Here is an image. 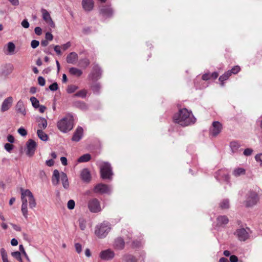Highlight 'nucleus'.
<instances>
[{"mask_svg": "<svg viewBox=\"0 0 262 262\" xmlns=\"http://www.w3.org/2000/svg\"><path fill=\"white\" fill-rule=\"evenodd\" d=\"M83 129L82 127L78 126L74 133L72 140L75 142L79 141L82 137Z\"/></svg>", "mask_w": 262, "mask_h": 262, "instance_id": "obj_18", "label": "nucleus"}, {"mask_svg": "<svg viewBox=\"0 0 262 262\" xmlns=\"http://www.w3.org/2000/svg\"><path fill=\"white\" fill-rule=\"evenodd\" d=\"M230 261L231 262H238L239 260L238 259V258L235 255H231L230 257Z\"/></svg>", "mask_w": 262, "mask_h": 262, "instance_id": "obj_63", "label": "nucleus"}, {"mask_svg": "<svg viewBox=\"0 0 262 262\" xmlns=\"http://www.w3.org/2000/svg\"><path fill=\"white\" fill-rule=\"evenodd\" d=\"M46 164L47 166L51 167L54 165V161L53 159H50L46 161Z\"/></svg>", "mask_w": 262, "mask_h": 262, "instance_id": "obj_62", "label": "nucleus"}, {"mask_svg": "<svg viewBox=\"0 0 262 262\" xmlns=\"http://www.w3.org/2000/svg\"><path fill=\"white\" fill-rule=\"evenodd\" d=\"M202 79L204 80H207L210 78V74L209 73H206L203 75Z\"/></svg>", "mask_w": 262, "mask_h": 262, "instance_id": "obj_64", "label": "nucleus"}, {"mask_svg": "<svg viewBox=\"0 0 262 262\" xmlns=\"http://www.w3.org/2000/svg\"><path fill=\"white\" fill-rule=\"evenodd\" d=\"M258 201V195L256 192L251 191L249 192L246 200V206L248 207L253 206L255 205Z\"/></svg>", "mask_w": 262, "mask_h": 262, "instance_id": "obj_10", "label": "nucleus"}, {"mask_svg": "<svg viewBox=\"0 0 262 262\" xmlns=\"http://www.w3.org/2000/svg\"><path fill=\"white\" fill-rule=\"evenodd\" d=\"M81 179L85 182H89L91 180L90 171L86 168L83 169L80 173Z\"/></svg>", "mask_w": 262, "mask_h": 262, "instance_id": "obj_26", "label": "nucleus"}, {"mask_svg": "<svg viewBox=\"0 0 262 262\" xmlns=\"http://www.w3.org/2000/svg\"><path fill=\"white\" fill-rule=\"evenodd\" d=\"M78 223L80 228L82 230H84L86 228V221L82 218H80L78 220Z\"/></svg>", "mask_w": 262, "mask_h": 262, "instance_id": "obj_40", "label": "nucleus"}, {"mask_svg": "<svg viewBox=\"0 0 262 262\" xmlns=\"http://www.w3.org/2000/svg\"><path fill=\"white\" fill-rule=\"evenodd\" d=\"M94 191L101 194H110L112 191V188L106 184L100 183L95 187Z\"/></svg>", "mask_w": 262, "mask_h": 262, "instance_id": "obj_11", "label": "nucleus"}, {"mask_svg": "<svg viewBox=\"0 0 262 262\" xmlns=\"http://www.w3.org/2000/svg\"><path fill=\"white\" fill-rule=\"evenodd\" d=\"M230 147L231 149L232 152L234 153L238 151V149L241 147V144L237 141H232L230 144Z\"/></svg>", "mask_w": 262, "mask_h": 262, "instance_id": "obj_32", "label": "nucleus"}, {"mask_svg": "<svg viewBox=\"0 0 262 262\" xmlns=\"http://www.w3.org/2000/svg\"><path fill=\"white\" fill-rule=\"evenodd\" d=\"M173 121L182 126L191 125L195 122L196 119L191 111L182 108L175 114L173 117Z\"/></svg>", "mask_w": 262, "mask_h": 262, "instance_id": "obj_1", "label": "nucleus"}, {"mask_svg": "<svg viewBox=\"0 0 262 262\" xmlns=\"http://www.w3.org/2000/svg\"><path fill=\"white\" fill-rule=\"evenodd\" d=\"M27 189H21V200L22 201L21 210L23 216L25 218L28 217V199L27 195Z\"/></svg>", "mask_w": 262, "mask_h": 262, "instance_id": "obj_7", "label": "nucleus"}, {"mask_svg": "<svg viewBox=\"0 0 262 262\" xmlns=\"http://www.w3.org/2000/svg\"><path fill=\"white\" fill-rule=\"evenodd\" d=\"M13 101V98L11 96L5 99L3 102L1 106V112H4L9 110L12 104Z\"/></svg>", "mask_w": 262, "mask_h": 262, "instance_id": "obj_17", "label": "nucleus"}, {"mask_svg": "<svg viewBox=\"0 0 262 262\" xmlns=\"http://www.w3.org/2000/svg\"><path fill=\"white\" fill-rule=\"evenodd\" d=\"M57 126L58 129L63 133L71 130L74 127V118L72 114H67L64 117L57 122Z\"/></svg>", "mask_w": 262, "mask_h": 262, "instance_id": "obj_2", "label": "nucleus"}, {"mask_svg": "<svg viewBox=\"0 0 262 262\" xmlns=\"http://www.w3.org/2000/svg\"><path fill=\"white\" fill-rule=\"evenodd\" d=\"M111 229L110 224L106 222H103L97 225L95 228V234L100 238L105 237Z\"/></svg>", "mask_w": 262, "mask_h": 262, "instance_id": "obj_4", "label": "nucleus"}, {"mask_svg": "<svg viewBox=\"0 0 262 262\" xmlns=\"http://www.w3.org/2000/svg\"><path fill=\"white\" fill-rule=\"evenodd\" d=\"M41 12L42 13V19L48 24V25L51 28L55 27V24L52 19L50 13L45 9L42 8L41 9Z\"/></svg>", "mask_w": 262, "mask_h": 262, "instance_id": "obj_13", "label": "nucleus"}, {"mask_svg": "<svg viewBox=\"0 0 262 262\" xmlns=\"http://www.w3.org/2000/svg\"><path fill=\"white\" fill-rule=\"evenodd\" d=\"M58 89V85L57 82H54L49 86V89L52 91H55Z\"/></svg>", "mask_w": 262, "mask_h": 262, "instance_id": "obj_47", "label": "nucleus"}, {"mask_svg": "<svg viewBox=\"0 0 262 262\" xmlns=\"http://www.w3.org/2000/svg\"><path fill=\"white\" fill-rule=\"evenodd\" d=\"M30 100L31 102L32 106L35 108H38L39 106V102L35 97H31Z\"/></svg>", "mask_w": 262, "mask_h": 262, "instance_id": "obj_39", "label": "nucleus"}, {"mask_svg": "<svg viewBox=\"0 0 262 262\" xmlns=\"http://www.w3.org/2000/svg\"><path fill=\"white\" fill-rule=\"evenodd\" d=\"M222 128V125L220 122L219 121L213 122L210 128V135L213 137H215L221 133Z\"/></svg>", "mask_w": 262, "mask_h": 262, "instance_id": "obj_8", "label": "nucleus"}, {"mask_svg": "<svg viewBox=\"0 0 262 262\" xmlns=\"http://www.w3.org/2000/svg\"><path fill=\"white\" fill-rule=\"evenodd\" d=\"M37 134L38 138L42 141H47L48 140L49 137L48 135L43 132L42 129H38Z\"/></svg>", "mask_w": 262, "mask_h": 262, "instance_id": "obj_31", "label": "nucleus"}, {"mask_svg": "<svg viewBox=\"0 0 262 262\" xmlns=\"http://www.w3.org/2000/svg\"><path fill=\"white\" fill-rule=\"evenodd\" d=\"M75 248L76 249V252L78 253H80L82 251V247L81 245L79 243H76L75 244Z\"/></svg>", "mask_w": 262, "mask_h": 262, "instance_id": "obj_55", "label": "nucleus"}, {"mask_svg": "<svg viewBox=\"0 0 262 262\" xmlns=\"http://www.w3.org/2000/svg\"><path fill=\"white\" fill-rule=\"evenodd\" d=\"M8 54L13 55L15 49V46L12 42H9L7 43Z\"/></svg>", "mask_w": 262, "mask_h": 262, "instance_id": "obj_33", "label": "nucleus"}, {"mask_svg": "<svg viewBox=\"0 0 262 262\" xmlns=\"http://www.w3.org/2000/svg\"><path fill=\"white\" fill-rule=\"evenodd\" d=\"M78 54L76 52H72L67 55L66 60L68 63L74 64L78 60Z\"/></svg>", "mask_w": 262, "mask_h": 262, "instance_id": "obj_19", "label": "nucleus"}, {"mask_svg": "<svg viewBox=\"0 0 262 262\" xmlns=\"http://www.w3.org/2000/svg\"><path fill=\"white\" fill-rule=\"evenodd\" d=\"M91 159V156L89 154H84L80 156L78 159V162L79 163L86 162L89 161Z\"/></svg>", "mask_w": 262, "mask_h": 262, "instance_id": "obj_34", "label": "nucleus"}, {"mask_svg": "<svg viewBox=\"0 0 262 262\" xmlns=\"http://www.w3.org/2000/svg\"><path fill=\"white\" fill-rule=\"evenodd\" d=\"M34 32L37 35H40L42 33V29L39 27H36L35 28Z\"/></svg>", "mask_w": 262, "mask_h": 262, "instance_id": "obj_57", "label": "nucleus"}, {"mask_svg": "<svg viewBox=\"0 0 262 262\" xmlns=\"http://www.w3.org/2000/svg\"><path fill=\"white\" fill-rule=\"evenodd\" d=\"M26 154L29 156H33L36 147V142L32 139H29L26 143Z\"/></svg>", "mask_w": 262, "mask_h": 262, "instance_id": "obj_14", "label": "nucleus"}, {"mask_svg": "<svg viewBox=\"0 0 262 262\" xmlns=\"http://www.w3.org/2000/svg\"><path fill=\"white\" fill-rule=\"evenodd\" d=\"M60 179L61 181L63 188L66 189H68L69 187V184L67 174L63 172L59 173L58 170H54L52 179L53 184L55 186L59 184Z\"/></svg>", "mask_w": 262, "mask_h": 262, "instance_id": "obj_3", "label": "nucleus"}, {"mask_svg": "<svg viewBox=\"0 0 262 262\" xmlns=\"http://www.w3.org/2000/svg\"><path fill=\"white\" fill-rule=\"evenodd\" d=\"M11 255L13 257H14L16 259H20L21 257V254L20 252L19 251H15L12 252Z\"/></svg>", "mask_w": 262, "mask_h": 262, "instance_id": "obj_50", "label": "nucleus"}, {"mask_svg": "<svg viewBox=\"0 0 262 262\" xmlns=\"http://www.w3.org/2000/svg\"><path fill=\"white\" fill-rule=\"evenodd\" d=\"M69 72L71 75L77 77L80 76L82 74V72L81 70L74 67L70 68L69 70Z\"/></svg>", "mask_w": 262, "mask_h": 262, "instance_id": "obj_29", "label": "nucleus"}, {"mask_svg": "<svg viewBox=\"0 0 262 262\" xmlns=\"http://www.w3.org/2000/svg\"><path fill=\"white\" fill-rule=\"evenodd\" d=\"M101 74V69L98 66H95L94 67L93 72L90 75V76L93 80H97L100 77Z\"/></svg>", "mask_w": 262, "mask_h": 262, "instance_id": "obj_20", "label": "nucleus"}, {"mask_svg": "<svg viewBox=\"0 0 262 262\" xmlns=\"http://www.w3.org/2000/svg\"><path fill=\"white\" fill-rule=\"evenodd\" d=\"M71 45V42L70 41H68L66 43L63 44L61 48H62V49L63 50L65 51V50H67L69 48H70Z\"/></svg>", "mask_w": 262, "mask_h": 262, "instance_id": "obj_60", "label": "nucleus"}, {"mask_svg": "<svg viewBox=\"0 0 262 262\" xmlns=\"http://www.w3.org/2000/svg\"><path fill=\"white\" fill-rule=\"evenodd\" d=\"M27 195L28 199L29 205L30 208H33L36 206V203L32 193L29 189H27Z\"/></svg>", "mask_w": 262, "mask_h": 262, "instance_id": "obj_22", "label": "nucleus"}, {"mask_svg": "<svg viewBox=\"0 0 262 262\" xmlns=\"http://www.w3.org/2000/svg\"><path fill=\"white\" fill-rule=\"evenodd\" d=\"M13 148V145L10 143H6L5 145V149L8 152H11Z\"/></svg>", "mask_w": 262, "mask_h": 262, "instance_id": "obj_51", "label": "nucleus"}, {"mask_svg": "<svg viewBox=\"0 0 262 262\" xmlns=\"http://www.w3.org/2000/svg\"><path fill=\"white\" fill-rule=\"evenodd\" d=\"M241 70V68L239 66H236L233 67L231 70H229L228 71L230 72V74L232 75L237 74Z\"/></svg>", "mask_w": 262, "mask_h": 262, "instance_id": "obj_43", "label": "nucleus"}, {"mask_svg": "<svg viewBox=\"0 0 262 262\" xmlns=\"http://www.w3.org/2000/svg\"><path fill=\"white\" fill-rule=\"evenodd\" d=\"M73 105L74 107L78 108L82 111H85L88 108L87 104L85 102L81 101H74L73 103Z\"/></svg>", "mask_w": 262, "mask_h": 262, "instance_id": "obj_27", "label": "nucleus"}, {"mask_svg": "<svg viewBox=\"0 0 262 262\" xmlns=\"http://www.w3.org/2000/svg\"><path fill=\"white\" fill-rule=\"evenodd\" d=\"M78 89V87L75 85H70L68 86L67 91L68 93L71 94L74 93Z\"/></svg>", "mask_w": 262, "mask_h": 262, "instance_id": "obj_41", "label": "nucleus"}, {"mask_svg": "<svg viewBox=\"0 0 262 262\" xmlns=\"http://www.w3.org/2000/svg\"><path fill=\"white\" fill-rule=\"evenodd\" d=\"M79 63L82 67L86 68L89 65L90 61L88 58H85L81 59Z\"/></svg>", "mask_w": 262, "mask_h": 262, "instance_id": "obj_42", "label": "nucleus"}, {"mask_svg": "<svg viewBox=\"0 0 262 262\" xmlns=\"http://www.w3.org/2000/svg\"><path fill=\"white\" fill-rule=\"evenodd\" d=\"M215 178L218 180H224L227 182H229L230 177L228 172L226 169H221L219 170L215 175Z\"/></svg>", "mask_w": 262, "mask_h": 262, "instance_id": "obj_16", "label": "nucleus"}, {"mask_svg": "<svg viewBox=\"0 0 262 262\" xmlns=\"http://www.w3.org/2000/svg\"><path fill=\"white\" fill-rule=\"evenodd\" d=\"M229 222L228 218L225 215H221L216 219V225L219 227H224Z\"/></svg>", "mask_w": 262, "mask_h": 262, "instance_id": "obj_23", "label": "nucleus"}, {"mask_svg": "<svg viewBox=\"0 0 262 262\" xmlns=\"http://www.w3.org/2000/svg\"><path fill=\"white\" fill-rule=\"evenodd\" d=\"M38 176L42 180H45L47 178L46 172L43 170H40L39 171Z\"/></svg>", "mask_w": 262, "mask_h": 262, "instance_id": "obj_45", "label": "nucleus"}, {"mask_svg": "<svg viewBox=\"0 0 262 262\" xmlns=\"http://www.w3.org/2000/svg\"><path fill=\"white\" fill-rule=\"evenodd\" d=\"M16 110L18 113H19L25 116L26 114V109L24 107V104L21 100H19L16 105Z\"/></svg>", "mask_w": 262, "mask_h": 262, "instance_id": "obj_25", "label": "nucleus"}, {"mask_svg": "<svg viewBox=\"0 0 262 262\" xmlns=\"http://www.w3.org/2000/svg\"><path fill=\"white\" fill-rule=\"evenodd\" d=\"M0 252L2 257L8 256L7 253L4 248H1Z\"/></svg>", "mask_w": 262, "mask_h": 262, "instance_id": "obj_61", "label": "nucleus"}, {"mask_svg": "<svg viewBox=\"0 0 262 262\" xmlns=\"http://www.w3.org/2000/svg\"><path fill=\"white\" fill-rule=\"evenodd\" d=\"M125 242L121 237H117L115 239L114 247L116 249L122 250L124 248Z\"/></svg>", "mask_w": 262, "mask_h": 262, "instance_id": "obj_24", "label": "nucleus"}, {"mask_svg": "<svg viewBox=\"0 0 262 262\" xmlns=\"http://www.w3.org/2000/svg\"><path fill=\"white\" fill-rule=\"evenodd\" d=\"M253 151V150L252 148H247L244 150L243 154L246 156H249L252 154Z\"/></svg>", "mask_w": 262, "mask_h": 262, "instance_id": "obj_48", "label": "nucleus"}, {"mask_svg": "<svg viewBox=\"0 0 262 262\" xmlns=\"http://www.w3.org/2000/svg\"><path fill=\"white\" fill-rule=\"evenodd\" d=\"M67 206L70 210L74 209L75 207V202L73 200H69L68 202Z\"/></svg>", "mask_w": 262, "mask_h": 262, "instance_id": "obj_46", "label": "nucleus"}, {"mask_svg": "<svg viewBox=\"0 0 262 262\" xmlns=\"http://www.w3.org/2000/svg\"><path fill=\"white\" fill-rule=\"evenodd\" d=\"M231 75L230 74V72L227 71L220 77L219 80L221 82V85L222 86L224 85L223 82L227 80Z\"/></svg>", "mask_w": 262, "mask_h": 262, "instance_id": "obj_37", "label": "nucleus"}, {"mask_svg": "<svg viewBox=\"0 0 262 262\" xmlns=\"http://www.w3.org/2000/svg\"><path fill=\"white\" fill-rule=\"evenodd\" d=\"M87 93V91L83 89L77 92L76 94H74V96L84 98L86 96Z\"/></svg>", "mask_w": 262, "mask_h": 262, "instance_id": "obj_38", "label": "nucleus"}, {"mask_svg": "<svg viewBox=\"0 0 262 262\" xmlns=\"http://www.w3.org/2000/svg\"><path fill=\"white\" fill-rule=\"evenodd\" d=\"M17 132L22 136H25L27 134L26 130L22 127L18 128Z\"/></svg>", "mask_w": 262, "mask_h": 262, "instance_id": "obj_49", "label": "nucleus"}, {"mask_svg": "<svg viewBox=\"0 0 262 262\" xmlns=\"http://www.w3.org/2000/svg\"><path fill=\"white\" fill-rule=\"evenodd\" d=\"M99 166L101 178L103 179L111 180L113 173L111 164L108 162H102Z\"/></svg>", "mask_w": 262, "mask_h": 262, "instance_id": "obj_5", "label": "nucleus"}, {"mask_svg": "<svg viewBox=\"0 0 262 262\" xmlns=\"http://www.w3.org/2000/svg\"><path fill=\"white\" fill-rule=\"evenodd\" d=\"M100 14L105 18H109L113 16L114 11L110 6H102L100 8Z\"/></svg>", "mask_w": 262, "mask_h": 262, "instance_id": "obj_12", "label": "nucleus"}, {"mask_svg": "<svg viewBox=\"0 0 262 262\" xmlns=\"http://www.w3.org/2000/svg\"><path fill=\"white\" fill-rule=\"evenodd\" d=\"M38 83L41 86H44L45 85L46 81L44 78L41 76H39L38 78Z\"/></svg>", "mask_w": 262, "mask_h": 262, "instance_id": "obj_53", "label": "nucleus"}, {"mask_svg": "<svg viewBox=\"0 0 262 262\" xmlns=\"http://www.w3.org/2000/svg\"><path fill=\"white\" fill-rule=\"evenodd\" d=\"M88 207L89 210L92 213H98L102 210L100 203L96 198L90 199L88 202Z\"/></svg>", "mask_w": 262, "mask_h": 262, "instance_id": "obj_6", "label": "nucleus"}, {"mask_svg": "<svg viewBox=\"0 0 262 262\" xmlns=\"http://www.w3.org/2000/svg\"><path fill=\"white\" fill-rule=\"evenodd\" d=\"M246 174V169L242 167L235 168L232 171V174L235 177H238Z\"/></svg>", "mask_w": 262, "mask_h": 262, "instance_id": "obj_28", "label": "nucleus"}, {"mask_svg": "<svg viewBox=\"0 0 262 262\" xmlns=\"http://www.w3.org/2000/svg\"><path fill=\"white\" fill-rule=\"evenodd\" d=\"M255 159L259 164V165L262 166V154H257L255 156Z\"/></svg>", "mask_w": 262, "mask_h": 262, "instance_id": "obj_44", "label": "nucleus"}, {"mask_svg": "<svg viewBox=\"0 0 262 262\" xmlns=\"http://www.w3.org/2000/svg\"><path fill=\"white\" fill-rule=\"evenodd\" d=\"M141 242L138 241H133L132 243V247L134 248H137L141 246Z\"/></svg>", "mask_w": 262, "mask_h": 262, "instance_id": "obj_58", "label": "nucleus"}, {"mask_svg": "<svg viewBox=\"0 0 262 262\" xmlns=\"http://www.w3.org/2000/svg\"><path fill=\"white\" fill-rule=\"evenodd\" d=\"M39 44V42L36 40H33L31 42V46L33 49L36 48Z\"/></svg>", "mask_w": 262, "mask_h": 262, "instance_id": "obj_52", "label": "nucleus"}, {"mask_svg": "<svg viewBox=\"0 0 262 262\" xmlns=\"http://www.w3.org/2000/svg\"><path fill=\"white\" fill-rule=\"evenodd\" d=\"M94 1L93 0H82V5L84 10L91 11L94 8Z\"/></svg>", "mask_w": 262, "mask_h": 262, "instance_id": "obj_21", "label": "nucleus"}, {"mask_svg": "<svg viewBox=\"0 0 262 262\" xmlns=\"http://www.w3.org/2000/svg\"><path fill=\"white\" fill-rule=\"evenodd\" d=\"M229 206L230 205L228 199H224L220 203V207L222 209H228Z\"/></svg>", "mask_w": 262, "mask_h": 262, "instance_id": "obj_36", "label": "nucleus"}, {"mask_svg": "<svg viewBox=\"0 0 262 262\" xmlns=\"http://www.w3.org/2000/svg\"><path fill=\"white\" fill-rule=\"evenodd\" d=\"M123 260L125 262H137L136 258L130 254H125L123 257Z\"/></svg>", "mask_w": 262, "mask_h": 262, "instance_id": "obj_35", "label": "nucleus"}, {"mask_svg": "<svg viewBox=\"0 0 262 262\" xmlns=\"http://www.w3.org/2000/svg\"><path fill=\"white\" fill-rule=\"evenodd\" d=\"M37 122L39 129H45L47 127L48 125L47 121L44 118H39Z\"/></svg>", "mask_w": 262, "mask_h": 262, "instance_id": "obj_30", "label": "nucleus"}, {"mask_svg": "<svg viewBox=\"0 0 262 262\" xmlns=\"http://www.w3.org/2000/svg\"><path fill=\"white\" fill-rule=\"evenodd\" d=\"M21 25L23 27H24V28H26V29L28 28L29 27V23L28 21L27 20V19H24L21 21Z\"/></svg>", "mask_w": 262, "mask_h": 262, "instance_id": "obj_54", "label": "nucleus"}, {"mask_svg": "<svg viewBox=\"0 0 262 262\" xmlns=\"http://www.w3.org/2000/svg\"><path fill=\"white\" fill-rule=\"evenodd\" d=\"M53 38V35L50 32H47L46 34V39L47 40H52Z\"/></svg>", "mask_w": 262, "mask_h": 262, "instance_id": "obj_59", "label": "nucleus"}, {"mask_svg": "<svg viewBox=\"0 0 262 262\" xmlns=\"http://www.w3.org/2000/svg\"><path fill=\"white\" fill-rule=\"evenodd\" d=\"M100 257L105 260L112 259L115 256V253L113 250L110 249L102 251L100 253Z\"/></svg>", "mask_w": 262, "mask_h": 262, "instance_id": "obj_15", "label": "nucleus"}, {"mask_svg": "<svg viewBox=\"0 0 262 262\" xmlns=\"http://www.w3.org/2000/svg\"><path fill=\"white\" fill-rule=\"evenodd\" d=\"M60 48H61V47L58 45H56L54 47V51L56 52L57 54H58V55H61V52L60 51Z\"/></svg>", "mask_w": 262, "mask_h": 262, "instance_id": "obj_56", "label": "nucleus"}, {"mask_svg": "<svg viewBox=\"0 0 262 262\" xmlns=\"http://www.w3.org/2000/svg\"><path fill=\"white\" fill-rule=\"evenodd\" d=\"M247 230L246 229L243 228L238 229L235 232V235H236V237L239 241H245L249 237L248 231H250V229L247 228Z\"/></svg>", "mask_w": 262, "mask_h": 262, "instance_id": "obj_9", "label": "nucleus"}]
</instances>
